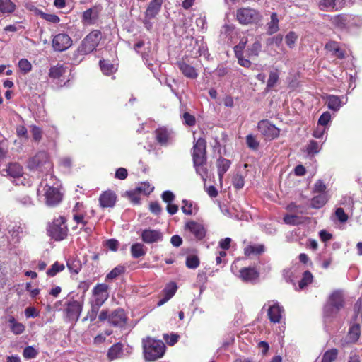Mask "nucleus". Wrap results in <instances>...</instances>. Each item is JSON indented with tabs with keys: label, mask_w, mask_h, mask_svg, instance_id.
Instances as JSON below:
<instances>
[{
	"label": "nucleus",
	"mask_w": 362,
	"mask_h": 362,
	"mask_svg": "<svg viewBox=\"0 0 362 362\" xmlns=\"http://www.w3.org/2000/svg\"><path fill=\"white\" fill-rule=\"evenodd\" d=\"M57 178L51 174L45 175L37 189V196L44 197L45 204L49 206L57 205L62 200V194L58 189Z\"/></svg>",
	"instance_id": "f257e3e1"
},
{
	"label": "nucleus",
	"mask_w": 362,
	"mask_h": 362,
	"mask_svg": "<svg viewBox=\"0 0 362 362\" xmlns=\"http://www.w3.org/2000/svg\"><path fill=\"white\" fill-rule=\"evenodd\" d=\"M102 39V33L98 30H93L81 42L77 49L73 53L72 59L77 63L83 60L84 57L96 49Z\"/></svg>",
	"instance_id": "f03ea898"
},
{
	"label": "nucleus",
	"mask_w": 362,
	"mask_h": 362,
	"mask_svg": "<svg viewBox=\"0 0 362 362\" xmlns=\"http://www.w3.org/2000/svg\"><path fill=\"white\" fill-rule=\"evenodd\" d=\"M144 355L146 361H153L163 357L165 351V346L161 340L146 337L142 340Z\"/></svg>",
	"instance_id": "7ed1b4c3"
},
{
	"label": "nucleus",
	"mask_w": 362,
	"mask_h": 362,
	"mask_svg": "<svg viewBox=\"0 0 362 362\" xmlns=\"http://www.w3.org/2000/svg\"><path fill=\"white\" fill-rule=\"evenodd\" d=\"M66 219L63 216H59L49 224L47 232L49 235L56 241H60L66 238L68 228L66 225Z\"/></svg>",
	"instance_id": "20e7f679"
},
{
	"label": "nucleus",
	"mask_w": 362,
	"mask_h": 362,
	"mask_svg": "<svg viewBox=\"0 0 362 362\" xmlns=\"http://www.w3.org/2000/svg\"><path fill=\"white\" fill-rule=\"evenodd\" d=\"M236 19L242 25L257 23L262 19L261 13L250 7L238 8L236 11Z\"/></svg>",
	"instance_id": "39448f33"
},
{
	"label": "nucleus",
	"mask_w": 362,
	"mask_h": 362,
	"mask_svg": "<svg viewBox=\"0 0 362 362\" xmlns=\"http://www.w3.org/2000/svg\"><path fill=\"white\" fill-rule=\"evenodd\" d=\"M343 295L339 291L333 292L329 299V302L324 308L325 315L327 317L333 316L338 313V311L343 306Z\"/></svg>",
	"instance_id": "423d86ee"
},
{
	"label": "nucleus",
	"mask_w": 362,
	"mask_h": 362,
	"mask_svg": "<svg viewBox=\"0 0 362 362\" xmlns=\"http://www.w3.org/2000/svg\"><path fill=\"white\" fill-rule=\"evenodd\" d=\"M154 134L156 141L160 146H167L174 141L175 134L173 131L165 127H161L156 129Z\"/></svg>",
	"instance_id": "0eeeda50"
},
{
	"label": "nucleus",
	"mask_w": 362,
	"mask_h": 362,
	"mask_svg": "<svg viewBox=\"0 0 362 362\" xmlns=\"http://www.w3.org/2000/svg\"><path fill=\"white\" fill-rule=\"evenodd\" d=\"M47 165L46 169L51 168V164L49 162L48 155L45 151H40L35 156L29 159L28 168L30 170L37 169L42 166Z\"/></svg>",
	"instance_id": "6e6552de"
},
{
	"label": "nucleus",
	"mask_w": 362,
	"mask_h": 362,
	"mask_svg": "<svg viewBox=\"0 0 362 362\" xmlns=\"http://www.w3.org/2000/svg\"><path fill=\"white\" fill-rule=\"evenodd\" d=\"M192 159L193 163L206 162L205 139L199 138L194 144L192 151Z\"/></svg>",
	"instance_id": "1a4fd4ad"
},
{
	"label": "nucleus",
	"mask_w": 362,
	"mask_h": 362,
	"mask_svg": "<svg viewBox=\"0 0 362 362\" xmlns=\"http://www.w3.org/2000/svg\"><path fill=\"white\" fill-rule=\"evenodd\" d=\"M72 45L71 38L66 33H59L54 36L52 47L54 51L63 52L69 49Z\"/></svg>",
	"instance_id": "9d476101"
},
{
	"label": "nucleus",
	"mask_w": 362,
	"mask_h": 362,
	"mask_svg": "<svg viewBox=\"0 0 362 362\" xmlns=\"http://www.w3.org/2000/svg\"><path fill=\"white\" fill-rule=\"evenodd\" d=\"M257 127L261 134L267 139H273L279 135V129L267 119L260 121Z\"/></svg>",
	"instance_id": "9b49d317"
},
{
	"label": "nucleus",
	"mask_w": 362,
	"mask_h": 362,
	"mask_svg": "<svg viewBox=\"0 0 362 362\" xmlns=\"http://www.w3.org/2000/svg\"><path fill=\"white\" fill-rule=\"evenodd\" d=\"M108 286L105 284H97L93 289L94 300L92 303L101 306L108 298Z\"/></svg>",
	"instance_id": "f8f14e48"
},
{
	"label": "nucleus",
	"mask_w": 362,
	"mask_h": 362,
	"mask_svg": "<svg viewBox=\"0 0 362 362\" xmlns=\"http://www.w3.org/2000/svg\"><path fill=\"white\" fill-rule=\"evenodd\" d=\"M127 321L126 314L121 308L112 311L109 316V323L115 327H123L126 325Z\"/></svg>",
	"instance_id": "ddd939ff"
},
{
	"label": "nucleus",
	"mask_w": 362,
	"mask_h": 362,
	"mask_svg": "<svg viewBox=\"0 0 362 362\" xmlns=\"http://www.w3.org/2000/svg\"><path fill=\"white\" fill-rule=\"evenodd\" d=\"M163 238V233L158 230L146 229L141 233V240L147 244L162 241Z\"/></svg>",
	"instance_id": "4468645a"
},
{
	"label": "nucleus",
	"mask_w": 362,
	"mask_h": 362,
	"mask_svg": "<svg viewBox=\"0 0 362 362\" xmlns=\"http://www.w3.org/2000/svg\"><path fill=\"white\" fill-rule=\"evenodd\" d=\"M82 304L76 300H73L67 304L66 308L67 317L69 320L77 321L82 312Z\"/></svg>",
	"instance_id": "2eb2a0df"
},
{
	"label": "nucleus",
	"mask_w": 362,
	"mask_h": 362,
	"mask_svg": "<svg viewBox=\"0 0 362 362\" xmlns=\"http://www.w3.org/2000/svg\"><path fill=\"white\" fill-rule=\"evenodd\" d=\"M185 229L189 230L199 240L204 238L206 234L204 226L201 223L194 221L186 223Z\"/></svg>",
	"instance_id": "dca6fc26"
},
{
	"label": "nucleus",
	"mask_w": 362,
	"mask_h": 362,
	"mask_svg": "<svg viewBox=\"0 0 362 362\" xmlns=\"http://www.w3.org/2000/svg\"><path fill=\"white\" fill-rule=\"evenodd\" d=\"M117 196L111 190L103 192L99 198L100 205L103 208L112 207L115 204Z\"/></svg>",
	"instance_id": "f3484780"
},
{
	"label": "nucleus",
	"mask_w": 362,
	"mask_h": 362,
	"mask_svg": "<svg viewBox=\"0 0 362 362\" xmlns=\"http://www.w3.org/2000/svg\"><path fill=\"white\" fill-rule=\"evenodd\" d=\"M6 171L8 175L17 180L16 181L18 182H16V185L23 183V181L21 180L23 174V168L18 163H10L6 169Z\"/></svg>",
	"instance_id": "a211bd4d"
},
{
	"label": "nucleus",
	"mask_w": 362,
	"mask_h": 362,
	"mask_svg": "<svg viewBox=\"0 0 362 362\" xmlns=\"http://www.w3.org/2000/svg\"><path fill=\"white\" fill-rule=\"evenodd\" d=\"M351 16L346 14H339L330 17L331 23L337 28L342 30L347 27L350 22Z\"/></svg>",
	"instance_id": "6ab92c4d"
},
{
	"label": "nucleus",
	"mask_w": 362,
	"mask_h": 362,
	"mask_svg": "<svg viewBox=\"0 0 362 362\" xmlns=\"http://www.w3.org/2000/svg\"><path fill=\"white\" fill-rule=\"evenodd\" d=\"M283 312V308L278 303H274L271 305L268 310V315L271 322L274 323L279 322L281 319Z\"/></svg>",
	"instance_id": "aec40b11"
},
{
	"label": "nucleus",
	"mask_w": 362,
	"mask_h": 362,
	"mask_svg": "<svg viewBox=\"0 0 362 362\" xmlns=\"http://www.w3.org/2000/svg\"><path fill=\"white\" fill-rule=\"evenodd\" d=\"M259 276L258 272L251 267H245L240 270L239 277L245 282H251L256 280Z\"/></svg>",
	"instance_id": "412c9836"
},
{
	"label": "nucleus",
	"mask_w": 362,
	"mask_h": 362,
	"mask_svg": "<svg viewBox=\"0 0 362 362\" xmlns=\"http://www.w3.org/2000/svg\"><path fill=\"white\" fill-rule=\"evenodd\" d=\"M98 18V11L96 8H91L83 13L82 22L84 25H93Z\"/></svg>",
	"instance_id": "4be33fe9"
},
{
	"label": "nucleus",
	"mask_w": 362,
	"mask_h": 362,
	"mask_svg": "<svg viewBox=\"0 0 362 362\" xmlns=\"http://www.w3.org/2000/svg\"><path fill=\"white\" fill-rule=\"evenodd\" d=\"M163 0H151L146 11V17L148 19L153 18L160 11Z\"/></svg>",
	"instance_id": "5701e85b"
},
{
	"label": "nucleus",
	"mask_w": 362,
	"mask_h": 362,
	"mask_svg": "<svg viewBox=\"0 0 362 362\" xmlns=\"http://www.w3.org/2000/svg\"><path fill=\"white\" fill-rule=\"evenodd\" d=\"M177 66L181 72L187 78H196L198 76V73L196 69L191 65L187 64L184 61L177 62Z\"/></svg>",
	"instance_id": "b1692460"
},
{
	"label": "nucleus",
	"mask_w": 362,
	"mask_h": 362,
	"mask_svg": "<svg viewBox=\"0 0 362 362\" xmlns=\"http://www.w3.org/2000/svg\"><path fill=\"white\" fill-rule=\"evenodd\" d=\"M264 252V246L262 244L249 243L244 247V254L245 256H256L262 254Z\"/></svg>",
	"instance_id": "393cba45"
},
{
	"label": "nucleus",
	"mask_w": 362,
	"mask_h": 362,
	"mask_svg": "<svg viewBox=\"0 0 362 362\" xmlns=\"http://www.w3.org/2000/svg\"><path fill=\"white\" fill-rule=\"evenodd\" d=\"M123 353V344L122 343H116L112 345L107 351V358L112 361L121 358Z\"/></svg>",
	"instance_id": "a878e982"
},
{
	"label": "nucleus",
	"mask_w": 362,
	"mask_h": 362,
	"mask_svg": "<svg viewBox=\"0 0 362 362\" xmlns=\"http://www.w3.org/2000/svg\"><path fill=\"white\" fill-rule=\"evenodd\" d=\"M230 164V161L224 158L221 157L217 160L216 166L220 180H222L223 175L229 169Z\"/></svg>",
	"instance_id": "bb28decb"
},
{
	"label": "nucleus",
	"mask_w": 362,
	"mask_h": 362,
	"mask_svg": "<svg viewBox=\"0 0 362 362\" xmlns=\"http://www.w3.org/2000/svg\"><path fill=\"white\" fill-rule=\"evenodd\" d=\"M326 102L329 110L337 111L342 105V103L339 96L329 95L326 97Z\"/></svg>",
	"instance_id": "cd10ccee"
},
{
	"label": "nucleus",
	"mask_w": 362,
	"mask_h": 362,
	"mask_svg": "<svg viewBox=\"0 0 362 362\" xmlns=\"http://www.w3.org/2000/svg\"><path fill=\"white\" fill-rule=\"evenodd\" d=\"M267 27L268 35H273L279 30V19L276 13H272L271 21L269 23H267Z\"/></svg>",
	"instance_id": "c85d7f7f"
},
{
	"label": "nucleus",
	"mask_w": 362,
	"mask_h": 362,
	"mask_svg": "<svg viewBox=\"0 0 362 362\" xmlns=\"http://www.w3.org/2000/svg\"><path fill=\"white\" fill-rule=\"evenodd\" d=\"M66 67L62 64H57L50 68L49 76L54 79H58L66 73Z\"/></svg>",
	"instance_id": "c756f323"
},
{
	"label": "nucleus",
	"mask_w": 362,
	"mask_h": 362,
	"mask_svg": "<svg viewBox=\"0 0 362 362\" xmlns=\"http://www.w3.org/2000/svg\"><path fill=\"white\" fill-rule=\"evenodd\" d=\"M360 333L361 330L359 323H354L349 328V331L347 335L349 338V341L356 342L360 337Z\"/></svg>",
	"instance_id": "7c9ffc66"
},
{
	"label": "nucleus",
	"mask_w": 362,
	"mask_h": 362,
	"mask_svg": "<svg viewBox=\"0 0 362 362\" xmlns=\"http://www.w3.org/2000/svg\"><path fill=\"white\" fill-rule=\"evenodd\" d=\"M320 10L325 11H334L337 10V0H320L318 3Z\"/></svg>",
	"instance_id": "2f4dec72"
},
{
	"label": "nucleus",
	"mask_w": 362,
	"mask_h": 362,
	"mask_svg": "<svg viewBox=\"0 0 362 362\" xmlns=\"http://www.w3.org/2000/svg\"><path fill=\"white\" fill-rule=\"evenodd\" d=\"M8 322L10 324V329L13 334H21L25 331V325L17 322L13 316L9 317Z\"/></svg>",
	"instance_id": "473e14b6"
},
{
	"label": "nucleus",
	"mask_w": 362,
	"mask_h": 362,
	"mask_svg": "<svg viewBox=\"0 0 362 362\" xmlns=\"http://www.w3.org/2000/svg\"><path fill=\"white\" fill-rule=\"evenodd\" d=\"M146 248L142 243H134L131 247V254L134 258H139L146 255Z\"/></svg>",
	"instance_id": "72a5a7b5"
},
{
	"label": "nucleus",
	"mask_w": 362,
	"mask_h": 362,
	"mask_svg": "<svg viewBox=\"0 0 362 362\" xmlns=\"http://www.w3.org/2000/svg\"><path fill=\"white\" fill-rule=\"evenodd\" d=\"M328 197L325 193L320 194L311 200V206L315 209L322 207L327 202Z\"/></svg>",
	"instance_id": "f704fd0d"
},
{
	"label": "nucleus",
	"mask_w": 362,
	"mask_h": 362,
	"mask_svg": "<svg viewBox=\"0 0 362 362\" xmlns=\"http://www.w3.org/2000/svg\"><path fill=\"white\" fill-rule=\"evenodd\" d=\"M197 173L200 175L204 182H206L208 177L209 170L206 163H194Z\"/></svg>",
	"instance_id": "c9c22d12"
},
{
	"label": "nucleus",
	"mask_w": 362,
	"mask_h": 362,
	"mask_svg": "<svg viewBox=\"0 0 362 362\" xmlns=\"http://www.w3.org/2000/svg\"><path fill=\"white\" fill-rule=\"evenodd\" d=\"M15 8V4L11 0H0L1 12L10 13L14 11Z\"/></svg>",
	"instance_id": "e433bc0d"
},
{
	"label": "nucleus",
	"mask_w": 362,
	"mask_h": 362,
	"mask_svg": "<svg viewBox=\"0 0 362 362\" xmlns=\"http://www.w3.org/2000/svg\"><path fill=\"white\" fill-rule=\"evenodd\" d=\"M325 49L330 52H332L334 54H335L340 58L344 57V54L339 48L338 42L335 41H329V42H327L325 45Z\"/></svg>",
	"instance_id": "4c0bfd02"
},
{
	"label": "nucleus",
	"mask_w": 362,
	"mask_h": 362,
	"mask_svg": "<svg viewBox=\"0 0 362 362\" xmlns=\"http://www.w3.org/2000/svg\"><path fill=\"white\" fill-rule=\"evenodd\" d=\"M320 149L321 146L314 140L310 141L306 147V151L310 156L317 154L320 152Z\"/></svg>",
	"instance_id": "58836bf2"
},
{
	"label": "nucleus",
	"mask_w": 362,
	"mask_h": 362,
	"mask_svg": "<svg viewBox=\"0 0 362 362\" xmlns=\"http://www.w3.org/2000/svg\"><path fill=\"white\" fill-rule=\"evenodd\" d=\"M313 276L312 274L308 272L305 271L303 273L302 279L299 281L298 287L299 289H303L305 288L308 285L312 283Z\"/></svg>",
	"instance_id": "ea45409f"
},
{
	"label": "nucleus",
	"mask_w": 362,
	"mask_h": 362,
	"mask_svg": "<svg viewBox=\"0 0 362 362\" xmlns=\"http://www.w3.org/2000/svg\"><path fill=\"white\" fill-rule=\"evenodd\" d=\"M100 66L103 73L105 75H110L115 72L116 70L115 66L112 64L108 63L105 60L100 61Z\"/></svg>",
	"instance_id": "a19ab883"
},
{
	"label": "nucleus",
	"mask_w": 362,
	"mask_h": 362,
	"mask_svg": "<svg viewBox=\"0 0 362 362\" xmlns=\"http://www.w3.org/2000/svg\"><path fill=\"white\" fill-rule=\"evenodd\" d=\"M338 354V351L336 349H332L327 351L322 356L321 362H333Z\"/></svg>",
	"instance_id": "79ce46f5"
},
{
	"label": "nucleus",
	"mask_w": 362,
	"mask_h": 362,
	"mask_svg": "<svg viewBox=\"0 0 362 362\" xmlns=\"http://www.w3.org/2000/svg\"><path fill=\"white\" fill-rule=\"evenodd\" d=\"M284 221L285 223L288 225H298L302 223L301 218L296 215L293 214H287L284 218Z\"/></svg>",
	"instance_id": "37998d69"
},
{
	"label": "nucleus",
	"mask_w": 362,
	"mask_h": 362,
	"mask_svg": "<svg viewBox=\"0 0 362 362\" xmlns=\"http://www.w3.org/2000/svg\"><path fill=\"white\" fill-rule=\"evenodd\" d=\"M100 308V305H98L97 304L91 303V308L88 312L87 315L83 319V320H90L91 322L95 320L97 317V315H98Z\"/></svg>",
	"instance_id": "c03bdc74"
},
{
	"label": "nucleus",
	"mask_w": 362,
	"mask_h": 362,
	"mask_svg": "<svg viewBox=\"0 0 362 362\" xmlns=\"http://www.w3.org/2000/svg\"><path fill=\"white\" fill-rule=\"evenodd\" d=\"M18 68L23 74H25L31 71L32 64L28 59H21L18 62Z\"/></svg>",
	"instance_id": "a18cd8bd"
},
{
	"label": "nucleus",
	"mask_w": 362,
	"mask_h": 362,
	"mask_svg": "<svg viewBox=\"0 0 362 362\" xmlns=\"http://www.w3.org/2000/svg\"><path fill=\"white\" fill-rule=\"evenodd\" d=\"M38 351L32 346L25 347L23 351V356L25 359H32L35 358Z\"/></svg>",
	"instance_id": "49530a36"
},
{
	"label": "nucleus",
	"mask_w": 362,
	"mask_h": 362,
	"mask_svg": "<svg viewBox=\"0 0 362 362\" xmlns=\"http://www.w3.org/2000/svg\"><path fill=\"white\" fill-rule=\"evenodd\" d=\"M262 45L259 40H255L253 44L248 48L247 52L249 56H257L261 50Z\"/></svg>",
	"instance_id": "de8ad7c7"
},
{
	"label": "nucleus",
	"mask_w": 362,
	"mask_h": 362,
	"mask_svg": "<svg viewBox=\"0 0 362 362\" xmlns=\"http://www.w3.org/2000/svg\"><path fill=\"white\" fill-rule=\"evenodd\" d=\"M199 265V259L195 255H189L186 259V266L189 269H196Z\"/></svg>",
	"instance_id": "09e8293b"
},
{
	"label": "nucleus",
	"mask_w": 362,
	"mask_h": 362,
	"mask_svg": "<svg viewBox=\"0 0 362 362\" xmlns=\"http://www.w3.org/2000/svg\"><path fill=\"white\" fill-rule=\"evenodd\" d=\"M232 183L233 187L237 189L243 188L245 185L243 176L238 173L235 174L233 177Z\"/></svg>",
	"instance_id": "8fccbe9b"
},
{
	"label": "nucleus",
	"mask_w": 362,
	"mask_h": 362,
	"mask_svg": "<svg viewBox=\"0 0 362 362\" xmlns=\"http://www.w3.org/2000/svg\"><path fill=\"white\" fill-rule=\"evenodd\" d=\"M297 39V35L293 31H290L285 37L286 45L291 49L294 47Z\"/></svg>",
	"instance_id": "3c124183"
},
{
	"label": "nucleus",
	"mask_w": 362,
	"mask_h": 362,
	"mask_svg": "<svg viewBox=\"0 0 362 362\" xmlns=\"http://www.w3.org/2000/svg\"><path fill=\"white\" fill-rule=\"evenodd\" d=\"M279 80V74L276 71H271L267 83V88H271L274 87Z\"/></svg>",
	"instance_id": "603ef678"
},
{
	"label": "nucleus",
	"mask_w": 362,
	"mask_h": 362,
	"mask_svg": "<svg viewBox=\"0 0 362 362\" xmlns=\"http://www.w3.org/2000/svg\"><path fill=\"white\" fill-rule=\"evenodd\" d=\"M38 14L40 16L41 18L46 20L48 22H51L53 23H57L59 22V18L52 13H46L42 11H39Z\"/></svg>",
	"instance_id": "864d4df0"
},
{
	"label": "nucleus",
	"mask_w": 362,
	"mask_h": 362,
	"mask_svg": "<svg viewBox=\"0 0 362 362\" xmlns=\"http://www.w3.org/2000/svg\"><path fill=\"white\" fill-rule=\"evenodd\" d=\"M124 271V268L122 266H117L115 267L106 276V279H114L122 274Z\"/></svg>",
	"instance_id": "5fc2aeb1"
},
{
	"label": "nucleus",
	"mask_w": 362,
	"mask_h": 362,
	"mask_svg": "<svg viewBox=\"0 0 362 362\" xmlns=\"http://www.w3.org/2000/svg\"><path fill=\"white\" fill-rule=\"evenodd\" d=\"M64 269V266L58 262H55L50 269L47 272V275L50 276H55L58 272L62 271Z\"/></svg>",
	"instance_id": "6e6d98bb"
},
{
	"label": "nucleus",
	"mask_w": 362,
	"mask_h": 362,
	"mask_svg": "<svg viewBox=\"0 0 362 362\" xmlns=\"http://www.w3.org/2000/svg\"><path fill=\"white\" fill-rule=\"evenodd\" d=\"M177 290V286L175 283H171L168 284L165 289L163 290L164 294L165 296L169 297L170 299L174 294L175 293Z\"/></svg>",
	"instance_id": "4d7b16f0"
},
{
	"label": "nucleus",
	"mask_w": 362,
	"mask_h": 362,
	"mask_svg": "<svg viewBox=\"0 0 362 362\" xmlns=\"http://www.w3.org/2000/svg\"><path fill=\"white\" fill-rule=\"evenodd\" d=\"M246 143L247 146L253 150H256L259 146V142L257 141L256 138L251 134L247 136Z\"/></svg>",
	"instance_id": "13d9d810"
},
{
	"label": "nucleus",
	"mask_w": 362,
	"mask_h": 362,
	"mask_svg": "<svg viewBox=\"0 0 362 362\" xmlns=\"http://www.w3.org/2000/svg\"><path fill=\"white\" fill-rule=\"evenodd\" d=\"M336 218L341 222L345 223L348 220V216L342 208H337L335 211Z\"/></svg>",
	"instance_id": "bf43d9fd"
},
{
	"label": "nucleus",
	"mask_w": 362,
	"mask_h": 362,
	"mask_svg": "<svg viewBox=\"0 0 362 362\" xmlns=\"http://www.w3.org/2000/svg\"><path fill=\"white\" fill-rule=\"evenodd\" d=\"M331 119V114L329 112H325L318 119V124L321 126L327 125Z\"/></svg>",
	"instance_id": "052dcab7"
},
{
	"label": "nucleus",
	"mask_w": 362,
	"mask_h": 362,
	"mask_svg": "<svg viewBox=\"0 0 362 362\" xmlns=\"http://www.w3.org/2000/svg\"><path fill=\"white\" fill-rule=\"evenodd\" d=\"M183 205L181 207L182 212L186 215L192 214V203L188 202L187 200L182 201Z\"/></svg>",
	"instance_id": "680f3d73"
},
{
	"label": "nucleus",
	"mask_w": 362,
	"mask_h": 362,
	"mask_svg": "<svg viewBox=\"0 0 362 362\" xmlns=\"http://www.w3.org/2000/svg\"><path fill=\"white\" fill-rule=\"evenodd\" d=\"M355 309H357V313L355 316V320L356 322H362V301H358L355 305Z\"/></svg>",
	"instance_id": "e2e57ef3"
},
{
	"label": "nucleus",
	"mask_w": 362,
	"mask_h": 362,
	"mask_svg": "<svg viewBox=\"0 0 362 362\" xmlns=\"http://www.w3.org/2000/svg\"><path fill=\"white\" fill-rule=\"evenodd\" d=\"M247 42V38L243 37L240 40L238 45H237L234 48L235 54H238V53H242V51L245 49Z\"/></svg>",
	"instance_id": "0e129e2a"
},
{
	"label": "nucleus",
	"mask_w": 362,
	"mask_h": 362,
	"mask_svg": "<svg viewBox=\"0 0 362 362\" xmlns=\"http://www.w3.org/2000/svg\"><path fill=\"white\" fill-rule=\"evenodd\" d=\"M33 138L35 141H39L42 138V130L36 127L33 126L31 129Z\"/></svg>",
	"instance_id": "69168bd1"
},
{
	"label": "nucleus",
	"mask_w": 362,
	"mask_h": 362,
	"mask_svg": "<svg viewBox=\"0 0 362 362\" xmlns=\"http://www.w3.org/2000/svg\"><path fill=\"white\" fill-rule=\"evenodd\" d=\"M162 199L165 202L170 204L174 200L175 195L171 191H165L162 194Z\"/></svg>",
	"instance_id": "338daca9"
},
{
	"label": "nucleus",
	"mask_w": 362,
	"mask_h": 362,
	"mask_svg": "<svg viewBox=\"0 0 362 362\" xmlns=\"http://www.w3.org/2000/svg\"><path fill=\"white\" fill-rule=\"evenodd\" d=\"M283 37L281 35H278L272 38H270L267 41V45L274 44L276 47H279L281 45Z\"/></svg>",
	"instance_id": "774afa93"
}]
</instances>
